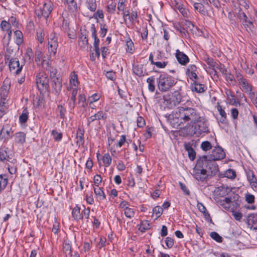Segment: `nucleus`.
<instances>
[{
  "label": "nucleus",
  "mask_w": 257,
  "mask_h": 257,
  "mask_svg": "<svg viewBox=\"0 0 257 257\" xmlns=\"http://www.w3.org/2000/svg\"><path fill=\"white\" fill-rule=\"evenodd\" d=\"M7 81L5 80L4 82V85L1 87V90L0 92V95L2 96V100L5 101L7 99L6 96L8 94L10 85L7 83L6 84Z\"/></svg>",
  "instance_id": "26"
},
{
  "label": "nucleus",
  "mask_w": 257,
  "mask_h": 257,
  "mask_svg": "<svg viewBox=\"0 0 257 257\" xmlns=\"http://www.w3.org/2000/svg\"><path fill=\"white\" fill-rule=\"evenodd\" d=\"M138 16L137 11H132L128 17L129 21L131 23H133L138 19Z\"/></svg>",
  "instance_id": "56"
},
{
  "label": "nucleus",
  "mask_w": 257,
  "mask_h": 257,
  "mask_svg": "<svg viewBox=\"0 0 257 257\" xmlns=\"http://www.w3.org/2000/svg\"><path fill=\"white\" fill-rule=\"evenodd\" d=\"M87 8L92 12H94L97 8L95 0H86V2Z\"/></svg>",
  "instance_id": "39"
},
{
  "label": "nucleus",
  "mask_w": 257,
  "mask_h": 257,
  "mask_svg": "<svg viewBox=\"0 0 257 257\" xmlns=\"http://www.w3.org/2000/svg\"><path fill=\"white\" fill-rule=\"evenodd\" d=\"M14 137L16 143L23 144L26 141V134L24 132H20L15 133Z\"/></svg>",
  "instance_id": "24"
},
{
  "label": "nucleus",
  "mask_w": 257,
  "mask_h": 257,
  "mask_svg": "<svg viewBox=\"0 0 257 257\" xmlns=\"http://www.w3.org/2000/svg\"><path fill=\"white\" fill-rule=\"evenodd\" d=\"M217 109L219 112L220 115L221 116L220 119V122L222 123H225L226 122V114L224 109L222 108V107L220 105H217Z\"/></svg>",
  "instance_id": "37"
},
{
  "label": "nucleus",
  "mask_w": 257,
  "mask_h": 257,
  "mask_svg": "<svg viewBox=\"0 0 257 257\" xmlns=\"http://www.w3.org/2000/svg\"><path fill=\"white\" fill-rule=\"evenodd\" d=\"M247 223L248 225H251V228L257 230V213H250L248 215Z\"/></svg>",
  "instance_id": "17"
},
{
  "label": "nucleus",
  "mask_w": 257,
  "mask_h": 257,
  "mask_svg": "<svg viewBox=\"0 0 257 257\" xmlns=\"http://www.w3.org/2000/svg\"><path fill=\"white\" fill-rule=\"evenodd\" d=\"M128 40L126 42V45L127 46L126 51L127 52L132 53L134 50V45L133 41L129 38Z\"/></svg>",
  "instance_id": "53"
},
{
  "label": "nucleus",
  "mask_w": 257,
  "mask_h": 257,
  "mask_svg": "<svg viewBox=\"0 0 257 257\" xmlns=\"http://www.w3.org/2000/svg\"><path fill=\"white\" fill-rule=\"evenodd\" d=\"M199 113L196 109L186 106L177 107L172 113L173 120L180 128L183 127L185 123H192L199 118Z\"/></svg>",
  "instance_id": "1"
},
{
  "label": "nucleus",
  "mask_w": 257,
  "mask_h": 257,
  "mask_svg": "<svg viewBox=\"0 0 257 257\" xmlns=\"http://www.w3.org/2000/svg\"><path fill=\"white\" fill-rule=\"evenodd\" d=\"M247 94L249 95V97L251 99L252 102L257 99V92L251 91Z\"/></svg>",
  "instance_id": "64"
},
{
  "label": "nucleus",
  "mask_w": 257,
  "mask_h": 257,
  "mask_svg": "<svg viewBox=\"0 0 257 257\" xmlns=\"http://www.w3.org/2000/svg\"><path fill=\"white\" fill-rule=\"evenodd\" d=\"M94 18L97 20L98 18L103 19L104 18V15L102 10H97L96 12L94 14Z\"/></svg>",
  "instance_id": "62"
},
{
  "label": "nucleus",
  "mask_w": 257,
  "mask_h": 257,
  "mask_svg": "<svg viewBox=\"0 0 257 257\" xmlns=\"http://www.w3.org/2000/svg\"><path fill=\"white\" fill-rule=\"evenodd\" d=\"M216 70H218L223 75L226 74L227 70L225 68L224 65L221 63L218 64L217 63L214 68V70L216 71Z\"/></svg>",
  "instance_id": "51"
},
{
  "label": "nucleus",
  "mask_w": 257,
  "mask_h": 257,
  "mask_svg": "<svg viewBox=\"0 0 257 257\" xmlns=\"http://www.w3.org/2000/svg\"><path fill=\"white\" fill-rule=\"evenodd\" d=\"M62 2L68 5V9L70 12L72 13L77 12V4L75 0H62Z\"/></svg>",
  "instance_id": "23"
},
{
  "label": "nucleus",
  "mask_w": 257,
  "mask_h": 257,
  "mask_svg": "<svg viewBox=\"0 0 257 257\" xmlns=\"http://www.w3.org/2000/svg\"><path fill=\"white\" fill-rule=\"evenodd\" d=\"M150 225L148 221L146 220L142 222L141 224L140 225L139 230H140L142 232H145L146 230L150 229Z\"/></svg>",
  "instance_id": "48"
},
{
  "label": "nucleus",
  "mask_w": 257,
  "mask_h": 257,
  "mask_svg": "<svg viewBox=\"0 0 257 257\" xmlns=\"http://www.w3.org/2000/svg\"><path fill=\"white\" fill-rule=\"evenodd\" d=\"M193 6L195 10L198 11L201 14L205 15L207 13V11L206 10L205 6L203 4L202 2L195 3Z\"/></svg>",
  "instance_id": "28"
},
{
  "label": "nucleus",
  "mask_w": 257,
  "mask_h": 257,
  "mask_svg": "<svg viewBox=\"0 0 257 257\" xmlns=\"http://www.w3.org/2000/svg\"><path fill=\"white\" fill-rule=\"evenodd\" d=\"M239 198V196L237 194L234 195L233 197H225L223 200H220L218 202V203L222 206H223L224 203L229 204L231 202L235 201V204L236 206H238L239 204L237 203V201Z\"/></svg>",
  "instance_id": "22"
},
{
  "label": "nucleus",
  "mask_w": 257,
  "mask_h": 257,
  "mask_svg": "<svg viewBox=\"0 0 257 257\" xmlns=\"http://www.w3.org/2000/svg\"><path fill=\"white\" fill-rule=\"evenodd\" d=\"M210 236L213 240H215L216 242L221 243L223 241L222 237L219 235V234L215 231H212L210 233Z\"/></svg>",
  "instance_id": "45"
},
{
  "label": "nucleus",
  "mask_w": 257,
  "mask_h": 257,
  "mask_svg": "<svg viewBox=\"0 0 257 257\" xmlns=\"http://www.w3.org/2000/svg\"><path fill=\"white\" fill-rule=\"evenodd\" d=\"M95 195L99 198V200H103L105 198V195L103 191L99 186L93 187Z\"/></svg>",
  "instance_id": "34"
},
{
  "label": "nucleus",
  "mask_w": 257,
  "mask_h": 257,
  "mask_svg": "<svg viewBox=\"0 0 257 257\" xmlns=\"http://www.w3.org/2000/svg\"><path fill=\"white\" fill-rule=\"evenodd\" d=\"M36 83L40 92L47 91L49 87L48 75L44 72L39 73L36 77Z\"/></svg>",
  "instance_id": "6"
},
{
  "label": "nucleus",
  "mask_w": 257,
  "mask_h": 257,
  "mask_svg": "<svg viewBox=\"0 0 257 257\" xmlns=\"http://www.w3.org/2000/svg\"><path fill=\"white\" fill-rule=\"evenodd\" d=\"M147 82L148 83V88L150 91L154 92L155 89V78L154 77H150L147 78Z\"/></svg>",
  "instance_id": "40"
},
{
  "label": "nucleus",
  "mask_w": 257,
  "mask_h": 257,
  "mask_svg": "<svg viewBox=\"0 0 257 257\" xmlns=\"http://www.w3.org/2000/svg\"><path fill=\"white\" fill-rule=\"evenodd\" d=\"M84 130L79 128L77 131L76 143L80 145H83L84 143Z\"/></svg>",
  "instance_id": "27"
},
{
  "label": "nucleus",
  "mask_w": 257,
  "mask_h": 257,
  "mask_svg": "<svg viewBox=\"0 0 257 257\" xmlns=\"http://www.w3.org/2000/svg\"><path fill=\"white\" fill-rule=\"evenodd\" d=\"M105 76L108 79H109L112 81L115 80L116 78L115 73L113 71H109L106 72Z\"/></svg>",
  "instance_id": "59"
},
{
  "label": "nucleus",
  "mask_w": 257,
  "mask_h": 257,
  "mask_svg": "<svg viewBox=\"0 0 257 257\" xmlns=\"http://www.w3.org/2000/svg\"><path fill=\"white\" fill-rule=\"evenodd\" d=\"M191 174L196 180L202 182L204 181L207 177L206 170H204V168L198 166V160L196 166L192 170Z\"/></svg>",
  "instance_id": "7"
},
{
  "label": "nucleus",
  "mask_w": 257,
  "mask_h": 257,
  "mask_svg": "<svg viewBox=\"0 0 257 257\" xmlns=\"http://www.w3.org/2000/svg\"><path fill=\"white\" fill-rule=\"evenodd\" d=\"M51 80V85L56 94L58 95L61 90L62 85L61 79L55 76L50 75Z\"/></svg>",
  "instance_id": "10"
},
{
  "label": "nucleus",
  "mask_w": 257,
  "mask_h": 257,
  "mask_svg": "<svg viewBox=\"0 0 257 257\" xmlns=\"http://www.w3.org/2000/svg\"><path fill=\"white\" fill-rule=\"evenodd\" d=\"M247 179L249 182L252 188H256L257 179L255 177L253 172L252 170H248L245 171Z\"/></svg>",
  "instance_id": "18"
},
{
  "label": "nucleus",
  "mask_w": 257,
  "mask_h": 257,
  "mask_svg": "<svg viewBox=\"0 0 257 257\" xmlns=\"http://www.w3.org/2000/svg\"><path fill=\"white\" fill-rule=\"evenodd\" d=\"M238 18L242 22V24L245 28L248 29L250 31H252V28L253 27L252 22L248 19L244 12H240L239 13ZM247 31H248V30L247 29Z\"/></svg>",
  "instance_id": "13"
},
{
  "label": "nucleus",
  "mask_w": 257,
  "mask_h": 257,
  "mask_svg": "<svg viewBox=\"0 0 257 257\" xmlns=\"http://www.w3.org/2000/svg\"><path fill=\"white\" fill-rule=\"evenodd\" d=\"M184 149L188 152V157L191 160L193 161L196 157V152L192 148V144L190 143L184 144Z\"/></svg>",
  "instance_id": "20"
},
{
  "label": "nucleus",
  "mask_w": 257,
  "mask_h": 257,
  "mask_svg": "<svg viewBox=\"0 0 257 257\" xmlns=\"http://www.w3.org/2000/svg\"><path fill=\"white\" fill-rule=\"evenodd\" d=\"M16 37V43L18 45H21L23 42V35L21 31L16 30L14 32Z\"/></svg>",
  "instance_id": "36"
},
{
  "label": "nucleus",
  "mask_w": 257,
  "mask_h": 257,
  "mask_svg": "<svg viewBox=\"0 0 257 257\" xmlns=\"http://www.w3.org/2000/svg\"><path fill=\"white\" fill-rule=\"evenodd\" d=\"M58 110L59 112L60 117L64 119L65 117L66 112L65 108L62 105H59L58 106Z\"/></svg>",
  "instance_id": "58"
},
{
  "label": "nucleus",
  "mask_w": 257,
  "mask_h": 257,
  "mask_svg": "<svg viewBox=\"0 0 257 257\" xmlns=\"http://www.w3.org/2000/svg\"><path fill=\"white\" fill-rule=\"evenodd\" d=\"M116 3L113 2L112 1L108 2L107 5V12L110 14H113L115 11Z\"/></svg>",
  "instance_id": "50"
},
{
  "label": "nucleus",
  "mask_w": 257,
  "mask_h": 257,
  "mask_svg": "<svg viewBox=\"0 0 257 257\" xmlns=\"http://www.w3.org/2000/svg\"><path fill=\"white\" fill-rule=\"evenodd\" d=\"M8 148L5 146H1L0 147V161L2 162L8 161L13 162L11 161V158L9 157L8 153Z\"/></svg>",
  "instance_id": "19"
},
{
  "label": "nucleus",
  "mask_w": 257,
  "mask_h": 257,
  "mask_svg": "<svg viewBox=\"0 0 257 257\" xmlns=\"http://www.w3.org/2000/svg\"><path fill=\"white\" fill-rule=\"evenodd\" d=\"M41 10L43 13V17L47 19L52 11L51 4L45 3Z\"/></svg>",
  "instance_id": "25"
},
{
  "label": "nucleus",
  "mask_w": 257,
  "mask_h": 257,
  "mask_svg": "<svg viewBox=\"0 0 257 257\" xmlns=\"http://www.w3.org/2000/svg\"><path fill=\"white\" fill-rule=\"evenodd\" d=\"M194 125L192 126L193 128V134L197 136H199L203 133H208L209 132L208 128V124L207 120L203 117L199 115V118L197 120L193 121Z\"/></svg>",
  "instance_id": "4"
},
{
  "label": "nucleus",
  "mask_w": 257,
  "mask_h": 257,
  "mask_svg": "<svg viewBox=\"0 0 257 257\" xmlns=\"http://www.w3.org/2000/svg\"><path fill=\"white\" fill-rule=\"evenodd\" d=\"M81 33L79 37V45L81 47H85L88 45V32L86 29L80 30Z\"/></svg>",
  "instance_id": "16"
},
{
  "label": "nucleus",
  "mask_w": 257,
  "mask_h": 257,
  "mask_svg": "<svg viewBox=\"0 0 257 257\" xmlns=\"http://www.w3.org/2000/svg\"><path fill=\"white\" fill-rule=\"evenodd\" d=\"M205 61L209 65L208 69H209L210 74L215 75L217 71L214 70V68L217 63L214 61L213 59L209 57L206 58Z\"/></svg>",
  "instance_id": "21"
},
{
  "label": "nucleus",
  "mask_w": 257,
  "mask_h": 257,
  "mask_svg": "<svg viewBox=\"0 0 257 257\" xmlns=\"http://www.w3.org/2000/svg\"><path fill=\"white\" fill-rule=\"evenodd\" d=\"M163 208L159 206H157L153 209V214H155L156 219L159 218L163 213Z\"/></svg>",
  "instance_id": "47"
},
{
  "label": "nucleus",
  "mask_w": 257,
  "mask_h": 257,
  "mask_svg": "<svg viewBox=\"0 0 257 257\" xmlns=\"http://www.w3.org/2000/svg\"><path fill=\"white\" fill-rule=\"evenodd\" d=\"M208 159L213 161L220 160L225 157V154L223 149L220 146L214 147L211 153L207 156Z\"/></svg>",
  "instance_id": "8"
},
{
  "label": "nucleus",
  "mask_w": 257,
  "mask_h": 257,
  "mask_svg": "<svg viewBox=\"0 0 257 257\" xmlns=\"http://www.w3.org/2000/svg\"><path fill=\"white\" fill-rule=\"evenodd\" d=\"M107 32V28L105 24H100V35L101 37H104Z\"/></svg>",
  "instance_id": "60"
},
{
  "label": "nucleus",
  "mask_w": 257,
  "mask_h": 257,
  "mask_svg": "<svg viewBox=\"0 0 257 257\" xmlns=\"http://www.w3.org/2000/svg\"><path fill=\"white\" fill-rule=\"evenodd\" d=\"M198 166L204 168L208 176H213L218 171V166L215 161L208 159L207 156L204 155L198 159Z\"/></svg>",
  "instance_id": "2"
},
{
  "label": "nucleus",
  "mask_w": 257,
  "mask_h": 257,
  "mask_svg": "<svg viewBox=\"0 0 257 257\" xmlns=\"http://www.w3.org/2000/svg\"><path fill=\"white\" fill-rule=\"evenodd\" d=\"M29 112L27 108L25 107L23 110L22 113L19 116V121L21 123H26L28 119Z\"/></svg>",
  "instance_id": "29"
},
{
  "label": "nucleus",
  "mask_w": 257,
  "mask_h": 257,
  "mask_svg": "<svg viewBox=\"0 0 257 257\" xmlns=\"http://www.w3.org/2000/svg\"><path fill=\"white\" fill-rule=\"evenodd\" d=\"M175 56L179 63L182 65H186L189 62L188 57L178 49L176 51Z\"/></svg>",
  "instance_id": "14"
},
{
  "label": "nucleus",
  "mask_w": 257,
  "mask_h": 257,
  "mask_svg": "<svg viewBox=\"0 0 257 257\" xmlns=\"http://www.w3.org/2000/svg\"><path fill=\"white\" fill-rule=\"evenodd\" d=\"M51 135L56 142H60L62 140V133H59L56 130H53L51 132Z\"/></svg>",
  "instance_id": "46"
},
{
  "label": "nucleus",
  "mask_w": 257,
  "mask_h": 257,
  "mask_svg": "<svg viewBox=\"0 0 257 257\" xmlns=\"http://www.w3.org/2000/svg\"><path fill=\"white\" fill-rule=\"evenodd\" d=\"M9 68L11 71H14L17 74H19L22 69L23 65H20V62L18 58H12L9 62Z\"/></svg>",
  "instance_id": "11"
},
{
  "label": "nucleus",
  "mask_w": 257,
  "mask_h": 257,
  "mask_svg": "<svg viewBox=\"0 0 257 257\" xmlns=\"http://www.w3.org/2000/svg\"><path fill=\"white\" fill-rule=\"evenodd\" d=\"M165 243L168 248H171L174 245V240L170 237H167L165 239Z\"/></svg>",
  "instance_id": "61"
},
{
  "label": "nucleus",
  "mask_w": 257,
  "mask_h": 257,
  "mask_svg": "<svg viewBox=\"0 0 257 257\" xmlns=\"http://www.w3.org/2000/svg\"><path fill=\"white\" fill-rule=\"evenodd\" d=\"M164 103L169 108H172L180 103L182 97L180 92L176 90L169 92L163 96Z\"/></svg>",
  "instance_id": "5"
},
{
  "label": "nucleus",
  "mask_w": 257,
  "mask_h": 257,
  "mask_svg": "<svg viewBox=\"0 0 257 257\" xmlns=\"http://www.w3.org/2000/svg\"><path fill=\"white\" fill-rule=\"evenodd\" d=\"M203 3L210 7L213 6L217 9L220 7V4L218 0H204Z\"/></svg>",
  "instance_id": "30"
},
{
  "label": "nucleus",
  "mask_w": 257,
  "mask_h": 257,
  "mask_svg": "<svg viewBox=\"0 0 257 257\" xmlns=\"http://www.w3.org/2000/svg\"><path fill=\"white\" fill-rule=\"evenodd\" d=\"M137 122L138 126L140 127H142L145 125V119L141 116L138 117Z\"/></svg>",
  "instance_id": "63"
},
{
  "label": "nucleus",
  "mask_w": 257,
  "mask_h": 257,
  "mask_svg": "<svg viewBox=\"0 0 257 257\" xmlns=\"http://www.w3.org/2000/svg\"><path fill=\"white\" fill-rule=\"evenodd\" d=\"M12 135L13 132L10 125H4L0 131V140H3L4 142L8 141L12 138Z\"/></svg>",
  "instance_id": "9"
},
{
  "label": "nucleus",
  "mask_w": 257,
  "mask_h": 257,
  "mask_svg": "<svg viewBox=\"0 0 257 257\" xmlns=\"http://www.w3.org/2000/svg\"><path fill=\"white\" fill-rule=\"evenodd\" d=\"M190 88L193 92L197 93H203L207 89L206 86L200 83L198 81H195L190 85Z\"/></svg>",
  "instance_id": "15"
},
{
  "label": "nucleus",
  "mask_w": 257,
  "mask_h": 257,
  "mask_svg": "<svg viewBox=\"0 0 257 257\" xmlns=\"http://www.w3.org/2000/svg\"><path fill=\"white\" fill-rule=\"evenodd\" d=\"M213 147V145L208 141L202 142L200 145V148L203 151L205 152L210 150Z\"/></svg>",
  "instance_id": "33"
},
{
  "label": "nucleus",
  "mask_w": 257,
  "mask_h": 257,
  "mask_svg": "<svg viewBox=\"0 0 257 257\" xmlns=\"http://www.w3.org/2000/svg\"><path fill=\"white\" fill-rule=\"evenodd\" d=\"M5 177L4 175H0V192L4 190L8 184V179Z\"/></svg>",
  "instance_id": "41"
},
{
  "label": "nucleus",
  "mask_w": 257,
  "mask_h": 257,
  "mask_svg": "<svg viewBox=\"0 0 257 257\" xmlns=\"http://www.w3.org/2000/svg\"><path fill=\"white\" fill-rule=\"evenodd\" d=\"M158 87L161 91H167L172 87L177 82L172 76L166 74H161L157 79Z\"/></svg>",
  "instance_id": "3"
},
{
  "label": "nucleus",
  "mask_w": 257,
  "mask_h": 257,
  "mask_svg": "<svg viewBox=\"0 0 257 257\" xmlns=\"http://www.w3.org/2000/svg\"><path fill=\"white\" fill-rule=\"evenodd\" d=\"M174 28L181 34L186 35V31L185 29L181 26L180 24L178 22L174 23L173 24Z\"/></svg>",
  "instance_id": "49"
},
{
  "label": "nucleus",
  "mask_w": 257,
  "mask_h": 257,
  "mask_svg": "<svg viewBox=\"0 0 257 257\" xmlns=\"http://www.w3.org/2000/svg\"><path fill=\"white\" fill-rule=\"evenodd\" d=\"M1 29L3 31H9L11 28V24L6 21L3 20L1 23Z\"/></svg>",
  "instance_id": "43"
},
{
  "label": "nucleus",
  "mask_w": 257,
  "mask_h": 257,
  "mask_svg": "<svg viewBox=\"0 0 257 257\" xmlns=\"http://www.w3.org/2000/svg\"><path fill=\"white\" fill-rule=\"evenodd\" d=\"M133 73L136 75L141 77L144 75L143 68L142 65H134L133 66Z\"/></svg>",
  "instance_id": "31"
},
{
  "label": "nucleus",
  "mask_w": 257,
  "mask_h": 257,
  "mask_svg": "<svg viewBox=\"0 0 257 257\" xmlns=\"http://www.w3.org/2000/svg\"><path fill=\"white\" fill-rule=\"evenodd\" d=\"M225 176L229 179H234L235 176V172L232 169L227 170L225 173Z\"/></svg>",
  "instance_id": "55"
},
{
  "label": "nucleus",
  "mask_w": 257,
  "mask_h": 257,
  "mask_svg": "<svg viewBox=\"0 0 257 257\" xmlns=\"http://www.w3.org/2000/svg\"><path fill=\"white\" fill-rule=\"evenodd\" d=\"M35 61L38 62L43 60V54L41 51L37 49L35 52Z\"/></svg>",
  "instance_id": "54"
},
{
  "label": "nucleus",
  "mask_w": 257,
  "mask_h": 257,
  "mask_svg": "<svg viewBox=\"0 0 257 257\" xmlns=\"http://www.w3.org/2000/svg\"><path fill=\"white\" fill-rule=\"evenodd\" d=\"M239 84L241 86L243 91L246 93L249 92V91H251L252 90V85L248 83L246 79L240 83Z\"/></svg>",
  "instance_id": "32"
},
{
  "label": "nucleus",
  "mask_w": 257,
  "mask_h": 257,
  "mask_svg": "<svg viewBox=\"0 0 257 257\" xmlns=\"http://www.w3.org/2000/svg\"><path fill=\"white\" fill-rule=\"evenodd\" d=\"M72 215L74 219L76 220L82 218V215L80 213V209L79 207H75L72 210Z\"/></svg>",
  "instance_id": "38"
},
{
  "label": "nucleus",
  "mask_w": 257,
  "mask_h": 257,
  "mask_svg": "<svg viewBox=\"0 0 257 257\" xmlns=\"http://www.w3.org/2000/svg\"><path fill=\"white\" fill-rule=\"evenodd\" d=\"M124 214L126 217L132 218L134 216L135 211L133 209L128 208L124 210Z\"/></svg>",
  "instance_id": "57"
},
{
  "label": "nucleus",
  "mask_w": 257,
  "mask_h": 257,
  "mask_svg": "<svg viewBox=\"0 0 257 257\" xmlns=\"http://www.w3.org/2000/svg\"><path fill=\"white\" fill-rule=\"evenodd\" d=\"M63 252L67 255L70 254L72 253L71 250V246L69 242H67L66 241H64L63 244Z\"/></svg>",
  "instance_id": "42"
},
{
  "label": "nucleus",
  "mask_w": 257,
  "mask_h": 257,
  "mask_svg": "<svg viewBox=\"0 0 257 257\" xmlns=\"http://www.w3.org/2000/svg\"><path fill=\"white\" fill-rule=\"evenodd\" d=\"M7 107L5 105V101H0V118H2L6 113Z\"/></svg>",
  "instance_id": "52"
},
{
  "label": "nucleus",
  "mask_w": 257,
  "mask_h": 257,
  "mask_svg": "<svg viewBox=\"0 0 257 257\" xmlns=\"http://www.w3.org/2000/svg\"><path fill=\"white\" fill-rule=\"evenodd\" d=\"M102 161L105 167H107L110 165L112 160L108 153L104 154L102 158Z\"/></svg>",
  "instance_id": "44"
},
{
  "label": "nucleus",
  "mask_w": 257,
  "mask_h": 257,
  "mask_svg": "<svg viewBox=\"0 0 257 257\" xmlns=\"http://www.w3.org/2000/svg\"><path fill=\"white\" fill-rule=\"evenodd\" d=\"M106 118V113L103 111H99L96 113L87 118V125L89 126L90 123L95 120H105Z\"/></svg>",
  "instance_id": "12"
},
{
  "label": "nucleus",
  "mask_w": 257,
  "mask_h": 257,
  "mask_svg": "<svg viewBox=\"0 0 257 257\" xmlns=\"http://www.w3.org/2000/svg\"><path fill=\"white\" fill-rule=\"evenodd\" d=\"M48 45L53 46L54 47L58 46V39L56 37L55 33H52L48 38Z\"/></svg>",
  "instance_id": "35"
}]
</instances>
